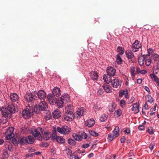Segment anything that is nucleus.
I'll list each match as a JSON object with an SVG mask.
<instances>
[{
	"instance_id": "obj_6",
	"label": "nucleus",
	"mask_w": 159,
	"mask_h": 159,
	"mask_svg": "<svg viewBox=\"0 0 159 159\" xmlns=\"http://www.w3.org/2000/svg\"><path fill=\"white\" fill-rule=\"evenodd\" d=\"M64 120L67 121H71L75 117L74 114L71 111H66L63 116Z\"/></svg>"
},
{
	"instance_id": "obj_42",
	"label": "nucleus",
	"mask_w": 159,
	"mask_h": 159,
	"mask_svg": "<svg viewBox=\"0 0 159 159\" xmlns=\"http://www.w3.org/2000/svg\"><path fill=\"white\" fill-rule=\"evenodd\" d=\"M150 76L152 80L154 81H157V80H158L157 76L153 73L151 74H150Z\"/></svg>"
},
{
	"instance_id": "obj_8",
	"label": "nucleus",
	"mask_w": 159,
	"mask_h": 159,
	"mask_svg": "<svg viewBox=\"0 0 159 159\" xmlns=\"http://www.w3.org/2000/svg\"><path fill=\"white\" fill-rule=\"evenodd\" d=\"M34 93H27L25 95L24 98L28 102H31L34 99H35V97Z\"/></svg>"
},
{
	"instance_id": "obj_14",
	"label": "nucleus",
	"mask_w": 159,
	"mask_h": 159,
	"mask_svg": "<svg viewBox=\"0 0 159 159\" xmlns=\"http://www.w3.org/2000/svg\"><path fill=\"white\" fill-rule=\"evenodd\" d=\"M45 119L46 120H48L52 118V116L50 111L49 110H45L43 115Z\"/></svg>"
},
{
	"instance_id": "obj_10",
	"label": "nucleus",
	"mask_w": 159,
	"mask_h": 159,
	"mask_svg": "<svg viewBox=\"0 0 159 159\" xmlns=\"http://www.w3.org/2000/svg\"><path fill=\"white\" fill-rule=\"evenodd\" d=\"M106 72L107 75L112 77L115 75L116 70L114 68L109 66L107 68Z\"/></svg>"
},
{
	"instance_id": "obj_54",
	"label": "nucleus",
	"mask_w": 159,
	"mask_h": 159,
	"mask_svg": "<svg viewBox=\"0 0 159 159\" xmlns=\"http://www.w3.org/2000/svg\"><path fill=\"white\" fill-rule=\"evenodd\" d=\"M104 90H97V94L98 95H102Z\"/></svg>"
},
{
	"instance_id": "obj_5",
	"label": "nucleus",
	"mask_w": 159,
	"mask_h": 159,
	"mask_svg": "<svg viewBox=\"0 0 159 159\" xmlns=\"http://www.w3.org/2000/svg\"><path fill=\"white\" fill-rule=\"evenodd\" d=\"M56 130L59 133L63 134H68L71 131L70 128L66 125H63L61 128L57 127Z\"/></svg>"
},
{
	"instance_id": "obj_22",
	"label": "nucleus",
	"mask_w": 159,
	"mask_h": 159,
	"mask_svg": "<svg viewBox=\"0 0 159 159\" xmlns=\"http://www.w3.org/2000/svg\"><path fill=\"white\" fill-rule=\"evenodd\" d=\"M144 62L147 66H149L150 65L151 62V59L150 58L149 55H145Z\"/></svg>"
},
{
	"instance_id": "obj_11",
	"label": "nucleus",
	"mask_w": 159,
	"mask_h": 159,
	"mask_svg": "<svg viewBox=\"0 0 159 159\" xmlns=\"http://www.w3.org/2000/svg\"><path fill=\"white\" fill-rule=\"evenodd\" d=\"M91 79L93 81L97 80L98 78V73L96 71H92L90 73Z\"/></svg>"
},
{
	"instance_id": "obj_63",
	"label": "nucleus",
	"mask_w": 159,
	"mask_h": 159,
	"mask_svg": "<svg viewBox=\"0 0 159 159\" xmlns=\"http://www.w3.org/2000/svg\"><path fill=\"white\" fill-rule=\"evenodd\" d=\"M7 86L6 85V84H3L2 86H0V89H7Z\"/></svg>"
},
{
	"instance_id": "obj_29",
	"label": "nucleus",
	"mask_w": 159,
	"mask_h": 159,
	"mask_svg": "<svg viewBox=\"0 0 159 159\" xmlns=\"http://www.w3.org/2000/svg\"><path fill=\"white\" fill-rule=\"evenodd\" d=\"M119 127L116 126L113 131V135L116 138L119 135Z\"/></svg>"
},
{
	"instance_id": "obj_1",
	"label": "nucleus",
	"mask_w": 159,
	"mask_h": 159,
	"mask_svg": "<svg viewBox=\"0 0 159 159\" xmlns=\"http://www.w3.org/2000/svg\"><path fill=\"white\" fill-rule=\"evenodd\" d=\"M16 111L15 106L13 103H10L8 104L7 107L2 109V114L5 118L10 117L12 114L15 113Z\"/></svg>"
},
{
	"instance_id": "obj_28",
	"label": "nucleus",
	"mask_w": 159,
	"mask_h": 159,
	"mask_svg": "<svg viewBox=\"0 0 159 159\" xmlns=\"http://www.w3.org/2000/svg\"><path fill=\"white\" fill-rule=\"evenodd\" d=\"M56 140L59 143L63 144L65 142V139L61 136H57Z\"/></svg>"
},
{
	"instance_id": "obj_48",
	"label": "nucleus",
	"mask_w": 159,
	"mask_h": 159,
	"mask_svg": "<svg viewBox=\"0 0 159 159\" xmlns=\"http://www.w3.org/2000/svg\"><path fill=\"white\" fill-rule=\"evenodd\" d=\"M73 109V107L70 104H68L65 107V110L66 111H71Z\"/></svg>"
},
{
	"instance_id": "obj_58",
	"label": "nucleus",
	"mask_w": 159,
	"mask_h": 159,
	"mask_svg": "<svg viewBox=\"0 0 159 159\" xmlns=\"http://www.w3.org/2000/svg\"><path fill=\"white\" fill-rule=\"evenodd\" d=\"M94 108L97 110H99L102 109V108L100 107H99L98 105H95L94 106Z\"/></svg>"
},
{
	"instance_id": "obj_19",
	"label": "nucleus",
	"mask_w": 159,
	"mask_h": 159,
	"mask_svg": "<svg viewBox=\"0 0 159 159\" xmlns=\"http://www.w3.org/2000/svg\"><path fill=\"white\" fill-rule=\"evenodd\" d=\"M85 111V109L83 107L79 108L77 111L75 115H77L79 117H80L83 116Z\"/></svg>"
},
{
	"instance_id": "obj_64",
	"label": "nucleus",
	"mask_w": 159,
	"mask_h": 159,
	"mask_svg": "<svg viewBox=\"0 0 159 159\" xmlns=\"http://www.w3.org/2000/svg\"><path fill=\"white\" fill-rule=\"evenodd\" d=\"M49 145L48 143L45 142H43L42 143V146L47 147H48Z\"/></svg>"
},
{
	"instance_id": "obj_30",
	"label": "nucleus",
	"mask_w": 159,
	"mask_h": 159,
	"mask_svg": "<svg viewBox=\"0 0 159 159\" xmlns=\"http://www.w3.org/2000/svg\"><path fill=\"white\" fill-rule=\"evenodd\" d=\"M72 137L75 140L78 141H80L82 139V136L77 134H73Z\"/></svg>"
},
{
	"instance_id": "obj_47",
	"label": "nucleus",
	"mask_w": 159,
	"mask_h": 159,
	"mask_svg": "<svg viewBox=\"0 0 159 159\" xmlns=\"http://www.w3.org/2000/svg\"><path fill=\"white\" fill-rule=\"evenodd\" d=\"M26 138L25 137H23L20 138L19 140V143L21 144H24L25 143H26V139H25Z\"/></svg>"
},
{
	"instance_id": "obj_20",
	"label": "nucleus",
	"mask_w": 159,
	"mask_h": 159,
	"mask_svg": "<svg viewBox=\"0 0 159 159\" xmlns=\"http://www.w3.org/2000/svg\"><path fill=\"white\" fill-rule=\"evenodd\" d=\"M125 53L126 57L128 59H132L134 56V53L129 50H127Z\"/></svg>"
},
{
	"instance_id": "obj_46",
	"label": "nucleus",
	"mask_w": 159,
	"mask_h": 159,
	"mask_svg": "<svg viewBox=\"0 0 159 159\" xmlns=\"http://www.w3.org/2000/svg\"><path fill=\"white\" fill-rule=\"evenodd\" d=\"M28 130V128L27 127L24 126L22 127L20 129L21 132L23 134H25Z\"/></svg>"
},
{
	"instance_id": "obj_49",
	"label": "nucleus",
	"mask_w": 159,
	"mask_h": 159,
	"mask_svg": "<svg viewBox=\"0 0 159 159\" xmlns=\"http://www.w3.org/2000/svg\"><path fill=\"white\" fill-rule=\"evenodd\" d=\"M135 70V68L134 67H132L131 68V75L134 77L135 75V74L134 73V71Z\"/></svg>"
},
{
	"instance_id": "obj_53",
	"label": "nucleus",
	"mask_w": 159,
	"mask_h": 159,
	"mask_svg": "<svg viewBox=\"0 0 159 159\" xmlns=\"http://www.w3.org/2000/svg\"><path fill=\"white\" fill-rule=\"evenodd\" d=\"M56 135V131L53 132L52 134H51V138L53 140H54L55 139H56V137H55V136Z\"/></svg>"
},
{
	"instance_id": "obj_36",
	"label": "nucleus",
	"mask_w": 159,
	"mask_h": 159,
	"mask_svg": "<svg viewBox=\"0 0 159 159\" xmlns=\"http://www.w3.org/2000/svg\"><path fill=\"white\" fill-rule=\"evenodd\" d=\"M122 59L120 56L119 54H118L116 55V61L118 64L120 65L121 64L122 62Z\"/></svg>"
},
{
	"instance_id": "obj_50",
	"label": "nucleus",
	"mask_w": 159,
	"mask_h": 159,
	"mask_svg": "<svg viewBox=\"0 0 159 159\" xmlns=\"http://www.w3.org/2000/svg\"><path fill=\"white\" fill-rule=\"evenodd\" d=\"M104 89H110V87L108 84H104L102 85Z\"/></svg>"
},
{
	"instance_id": "obj_51",
	"label": "nucleus",
	"mask_w": 159,
	"mask_h": 159,
	"mask_svg": "<svg viewBox=\"0 0 159 159\" xmlns=\"http://www.w3.org/2000/svg\"><path fill=\"white\" fill-rule=\"evenodd\" d=\"M125 101L123 100H122L120 101V106L122 108L124 107L125 105Z\"/></svg>"
},
{
	"instance_id": "obj_41",
	"label": "nucleus",
	"mask_w": 159,
	"mask_h": 159,
	"mask_svg": "<svg viewBox=\"0 0 159 159\" xmlns=\"http://www.w3.org/2000/svg\"><path fill=\"white\" fill-rule=\"evenodd\" d=\"M108 116L106 115H103L100 117V120L101 121L104 122L107 120Z\"/></svg>"
},
{
	"instance_id": "obj_43",
	"label": "nucleus",
	"mask_w": 159,
	"mask_h": 159,
	"mask_svg": "<svg viewBox=\"0 0 159 159\" xmlns=\"http://www.w3.org/2000/svg\"><path fill=\"white\" fill-rule=\"evenodd\" d=\"M117 50L120 54L122 55L124 53V49L121 47L118 46L117 47Z\"/></svg>"
},
{
	"instance_id": "obj_57",
	"label": "nucleus",
	"mask_w": 159,
	"mask_h": 159,
	"mask_svg": "<svg viewBox=\"0 0 159 159\" xmlns=\"http://www.w3.org/2000/svg\"><path fill=\"white\" fill-rule=\"evenodd\" d=\"M126 140L125 137V136L122 137L120 139V142L122 143H124L125 142Z\"/></svg>"
},
{
	"instance_id": "obj_27",
	"label": "nucleus",
	"mask_w": 159,
	"mask_h": 159,
	"mask_svg": "<svg viewBox=\"0 0 159 159\" xmlns=\"http://www.w3.org/2000/svg\"><path fill=\"white\" fill-rule=\"evenodd\" d=\"M116 108V104L113 102L111 103L108 106L109 111L110 112H113Z\"/></svg>"
},
{
	"instance_id": "obj_59",
	"label": "nucleus",
	"mask_w": 159,
	"mask_h": 159,
	"mask_svg": "<svg viewBox=\"0 0 159 159\" xmlns=\"http://www.w3.org/2000/svg\"><path fill=\"white\" fill-rule=\"evenodd\" d=\"M145 126L144 125H140L138 127L139 129L140 130H143L145 129Z\"/></svg>"
},
{
	"instance_id": "obj_31",
	"label": "nucleus",
	"mask_w": 159,
	"mask_h": 159,
	"mask_svg": "<svg viewBox=\"0 0 159 159\" xmlns=\"http://www.w3.org/2000/svg\"><path fill=\"white\" fill-rule=\"evenodd\" d=\"M64 102L61 98L59 100H57L56 104L58 107L59 108H61L63 107Z\"/></svg>"
},
{
	"instance_id": "obj_13",
	"label": "nucleus",
	"mask_w": 159,
	"mask_h": 159,
	"mask_svg": "<svg viewBox=\"0 0 159 159\" xmlns=\"http://www.w3.org/2000/svg\"><path fill=\"white\" fill-rule=\"evenodd\" d=\"M30 75H31V74L29 73L28 74V76L22 77L21 80V82L25 84H27L26 83L27 81L30 82V80L32 78V76Z\"/></svg>"
},
{
	"instance_id": "obj_16",
	"label": "nucleus",
	"mask_w": 159,
	"mask_h": 159,
	"mask_svg": "<svg viewBox=\"0 0 159 159\" xmlns=\"http://www.w3.org/2000/svg\"><path fill=\"white\" fill-rule=\"evenodd\" d=\"M52 114L53 117L55 119H58L61 116V112L58 109L54 111Z\"/></svg>"
},
{
	"instance_id": "obj_40",
	"label": "nucleus",
	"mask_w": 159,
	"mask_h": 159,
	"mask_svg": "<svg viewBox=\"0 0 159 159\" xmlns=\"http://www.w3.org/2000/svg\"><path fill=\"white\" fill-rule=\"evenodd\" d=\"M89 133L91 135L94 137H97L98 136V134L93 130H89Z\"/></svg>"
},
{
	"instance_id": "obj_23",
	"label": "nucleus",
	"mask_w": 159,
	"mask_h": 159,
	"mask_svg": "<svg viewBox=\"0 0 159 159\" xmlns=\"http://www.w3.org/2000/svg\"><path fill=\"white\" fill-rule=\"evenodd\" d=\"M61 99L64 102H68L70 101L69 95L67 94L64 93L62 96Z\"/></svg>"
},
{
	"instance_id": "obj_52",
	"label": "nucleus",
	"mask_w": 159,
	"mask_h": 159,
	"mask_svg": "<svg viewBox=\"0 0 159 159\" xmlns=\"http://www.w3.org/2000/svg\"><path fill=\"white\" fill-rule=\"evenodd\" d=\"M155 145V143H151L150 145L149 148L152 151Z\"/></svg>"
},
{
	"instance_id": "obj_7",
	"label": "nucleus",
	"mask_w": 159,
	"mask_h": 159,
	"mask_svg": "<svg viewBox=\"0 0 159 159\" xmlns=\"http://www.w3.org/2000/svg\"><path fill=\"white\" fill-rule=\"evenodd\" d=\"M141 47V45L140 42L138 40H136L132 44V51L134 52H137Z\"/></svg>"
},
{
	"instance_id": "obj_60",
	"label": "nucleus",
	"mask_w": 159,
	"mask_h": 159,
	"mask_svg": "<svg viewBox=\"0 0 159 159\" xmlns=\"http://www.w3.org/2000/svg\"><path fill=\"white\" fill-rule=\"evenodd\" d=\"M34 155V154H33V153H29V154H28L26 155H25V157H26V158H28L29 157H33V156Z\"/></svg>"
},
{
	"instance_id": "obj_45",
	"label": "nucleus",
	"mask_w": 159,
	"mask_h": 159,
	"mask_svg": "<svg viewBox=\"0 0 159 159\" xmlns=\"http://www.w3.org/2000/svg\"><path fill=\"white\" fill-rule=\"evenodd\" d=\"M153 130V129L152 127L150 126L148 127V129L146 130V131L150 134L152 135L154 134V132Z\"/></svg>"
},
{
	"instance_id": "obj_21",
	"label": "nucleus",
	"mask_w": 159,
	"mask_h": 159,
	"mask_svg": "<svg viewBox=\"0 0 159 159\" xmlns=\"http://www.w3.org/2000/svg\"><path fill=\"white\" fill-rule=\"evenodd\" d=\"M132 111H134L135 113H137L139 112V106L137 102L133 104Z\"/></svg>"
},
{
	"instance_id": "obj_62",
	"label": "nucleus",
	"mask_w": 159,
	"mask_h": 159,
	"mask_svg": "<svg viewBox=\"0 0 159 159\" xmlns=\"http://www.w3.org/2000/svg\"><path fill=\"white\" fill-rule=\"evenodd\" d=\"M147 71L146 70H141L140 71L139 73L142 74H145L147 73Z\"/></svg>"
},
{
	"instance_id": "obj_3",
	"label": "nucleus",
	"mask_w": 159,
	"mask_h": 159,
	"mask_svg": "<svg viewBox=\"0 0 159 159\" xmlns=\"http://www.w3.org/2000/svg\"><path fill=\"white\" fill-rule=\"evenodd\" d=\"M34 112L39 113L41 111H45L48 108V104L43 100H40L39 104H36L34 107Z\"/></svg>"
},
{
	"instance_id": "obj_2",
	"label": "nucleus",
	"mask_w": 159,
	"mask_h": 159,
	"mask_svg": "<svg viewBox=\"0 0 159 159\" xmlns=\"http://www.w3.org/2000/svg\"><path fill=\"white\" fill-rule=\"evenodd\" d=\"M52 93L49 94L47 98L50 104L54 105L56 104L57 100V98L55 96L58 97L61 95V90H52Z\"/></svg>"
},
{
	"instance_id": "obj_17",
	"label": "nucleus",
	"mask_w": 159,
	"mask_h": 159,
	"mask_svg": "<svg viewBox=\"0 0 159 159\" xmlns=\"http://www.w3.org/2000/svg\"><path fill=\"white\" fill-rule=\"evenodd\" d=\"M14 131V129L13 127L10 128L8 130H7V132H10V134H8L6 137V139H11L12 136V134H13V131Z\"/></svg>"
},
{
	"instance_id": "obj_32",
	"label": "nucleus",
	"mask_w": 159,
	"mask_h": 159,
	"mask_svg": "<svg viewBox=\"0 0 159 159\" xmlns=\"http://www.w3.org/2000/svg\"><path fill=\"white\" fill-rule=\"evenodd\" d=\"M6 149H7L8 150L12 151V145L11 143L9 142H6L4 145Z\"/></svg>"
},
{
	"instance_id": "obj_61",
	"label": "nucleus",
	"mask_w": 159,
	"mask_h": 159,
	"mask_svg": "<svg viewBox=\"0 0 159 159\" xmlns=\"http://www.w3.org/2000/svg\"><path fill=\"white\" fill-rule=\"evenodd\" d=\"M89 146V143H86L83 144L82 147L84 148H87Z\"/></svg>"
},
{
	"instance_id": "obj_35",
	"label": "nucleus",
	"mask_w": 159,
	"mask_h": 159,
	"mask_svg": "<svg viewBox=\"0 0 159 159\" xmlns=\"http://www.w3.org/2000/svg\"><path fill=\"white\" fill-rule=\"evenodd\" d=\"M152 60L155 62L159 60V55L156 53H154L153 54H152Z\"/></svg>"
},
{
	"instance_id": "obj_26",
	"label": "nucleus",
	"mask_w": 159,
	"mask_h": 159,
	"mask_svg": "<svg viewBox=\"0 0 159 159\" xmlns=\"http://www.w3.org/2000/svg\"><path fill=\"white\" fill-rule=\"evenodd\" d=\"M51 133L50 132H47L44 133L43 134V139L45 140H47L51 137Z\"/></svg>"
},
{
	"instance_id": "obj_55",
	"label": "nucleus",
	"mask_w": 159,
	"mask_h": 159,
	"mask_svg": "<svg viewBox=\"0 0 159 159\" xmlns=\"http://www.w3.org/2000/svg\"><path fill=\"white\" fill-rule=\"evenodd\" d=\"M3 155L4 156V157L6 158H7L8 157V153L7 151L5 150L3 152Z\"/></svg>"
},
{
	"instance_id": "obj_38",
	"label": "nucleus",
	"mask_w": 159,
	"mask_h": 159,
	"mask_svg": "<svg viewBox=\"0 0 159 159\" xmlns=\"http://www.w3.org/2000/svg\"><path fill=\"white\" fill-rule=\"evenodd\" d=\"M95 123V122L93 121L91 122V121H89V120H87L85 122V124L86 126L88 127H91L94 125Z\"/></svg>"
},
{
	"instance_id": "obj_33",
	"label": "nucleus",
	"mask_w": 159,
	"mask_h": 159,
	"mask_svg": "<svg viewBox=\"0 0 159 159\" xmlns=\"http://www.w3.org/2000/svg\"><path fill=\"white\" fill-rule=\"evenodd\" d=\"M145 56L143 55L139 59V64L140 66L143 65L145 62Z\"/></svg>"
},
{
	"instance_id": "obj_34",
	"label": "nucleus",
	"mask_w": 159,
	"mask_h": 159,
	"mask_svg": "<svg viewBox=\"0 0 159 159\" xmlns=\"http://www.w3.org/2000/svg\"><path fill=\"white\" fill-rule=\"evenodd\" d=\"M122 114V111L120 109L116 111L114 113V115L116 117H120Z\"/></svg>"
},
{
	"instance_id": "obj_24",
	"label": "nucleus",
	"mask_w": 159,
	"mask_h": 159,
	"mask_svg": "<svg viewBox=\"0 0 159 159\" xmlns=\"http://www.w3.org/2000/svg\"><path fill=\"white\" fill-rule=\"evenodd\" d=\"M111 82L113 87L116 88H118L120 85L119 81L117 79H114Z\"/></svg>"
},
{
	"instance_id": "obj_37",
	"label": "nucleus",
	"mask_w": 159,
	"mask_h": 159,
	"mask_svg": "<svg viewBox=\"0 0 159 159\" xmlns=\"http://www.w3.org/2000/svg\"><path fill=\"white\" fill-rule=\"evenodd\" d=\"M67 142L71 146L75 145L76 143L75 140L71 139H69L67 140Z\"/></svg>"
},
{
	"instance_id": "obj_4",
	"label": "nucleus",
	"mask_w": 159,
	"mask_h": 159,
	"mask_svg": "<svg viewBox=\"0 0 159 159\" xmlns=\"http://www.w3.org/2000/svg\"><path fill=\"white\" fill-rule=\"evenodd\" d=\"M34 112V108L30 107V106L26 107L22 112L23 117L25 119L29 118L33 114Z\"/></svg>"
},
{
	"instance_id": "obj_44",
	"label": "nucleus",
	"mask_w": 159,
	"mask_h": 159,
	"mask_svg": "<svg viewBox=\"0 0 159 159\" xmlns=\"http://www.w3.org/2000/svg\"><path fill=\"white\" fill-rule=\"evenodd\" d=\"M116 138L115 137H114L113 135L112 134H109L108 135V138L107 139L109 141H112L114 138Z\"/></svg>"
},
{
	"instance_id": "obj_9",
	"label": "nucleus",
	"mask_w": 159,
	"mask_h": 159,
	"mask_svg": "<svg viewBox=\"0 0 159 159\" xmlns=\"http://www.w3.org/2000/svg\"><path fill=\"white\" fill-rule=\"evenodd\" d=\"M40 130L41 131L42 130L41 128H38L37 129H32L30 130V133L34 137H42L39 131Z\"/></svg>"
},
{
	"instance_id": "obj_56",
	"label": "nucleus",
	"mask_w": 159,
	"mask_h": 159,
	"mask_svg": "<svg viewBox=\"0 0 159 159\" xmlns=\"http://www.w3.org/2000/svg\"><path fill=\"white\" fill-rule=\"evenodd\" d=\"M123 91H120L119 92V96L120 97H121L125 94V90H122Z\"/></svg>"
},
{
	"instance_id": "obj_39",
	"label": "nucleus",
	"mask_w": 159,
	"mask_h": 159,
	"mask_svg": "<svg viewBox=\"0 0 159 159\" xmlns=\"http://www.w3.org/2000/svg\"><path fill=\"white\" fill-rule=\"evenodd\" d=\"M145 99L148 102L151 103H152L153 101V98L149 95H147L145 96Z\"/></svg>"
},
{
	"instance_id": "obj_15",
	"label": "nucleus",
	"mask_w": 159,
	"mask_h": 159,
	"mask_svg": "<svg viewBox=\"0 0 159 159\" xmlns=\"http://www.w3.org/2000/svg\"><path fill=\"white\" fill-rule=\"evenodd\" d=\"M111 76L107 74H104L103 76V79L107 84H109L112 82Z\"/></svg>"
},
{
	"instance_id": "obj_18",
	"label": "nucleus",
	"mask_w": 159,
	"mask_h": 159,
	"mask_svg": "<svg viewBox=\"0 0 159 159\" xmlns=\"http://www.w3.org/2000/svg\"><path fill=\"white\" fill-rule=\"evenodd\" d=\"M26 139V143L29 144H32L34 141V138L31 135H29L25 137Z\"/></svg>"
},
{
	"instance_id": "obj_12",
	"label": "nucleus",
	"mask_w": 159,
	"mask_h": 159,
	"mask_svg": "<svg viewBox=\"0 0 159 159\" xmlns=\"http://www.w3.org/2000/svg\"><path fill=\"white\" fill-rule=\"evenodd\" d=\"M37 95L40 100H43L46 97V94L44 90H39L37 93Z\"/></svg>"
},
{
	"instance_id": "obj_25",
	"label": "nucleus",
	"mask_w": 159,
	"mask_h": 159,
	"mask_svg": "<svg viewBox=\"0 0 159 159\" xmlns=\"http://www.w3.org/2000/svg\"><path fill=\"white\" fill-rule=\"evenodd\" d=\"M10 98L13 102H15L18 100V96L16 93H11L10 95Z\"/></svg>"
}]
</instances>
